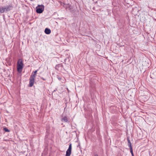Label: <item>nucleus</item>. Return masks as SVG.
<instances>
[{
    "label": "nucleus",
    "instance_id": "1",
    "mask_svg": "<svg viewBox=\"0 0 156 156\" xmlns=\"http://www.w3.org/2000/svg\"><path fill=\"white\" fill-rule=\"evenodd\" d=\"M23 66L22 60L21 59H19L17 62V69L18 72H21L23 68Z\"/></svg>",
    "mask_w": 156,
    "mask_h": 156
},
{
    "label": "nucleus",
    "instance_id": "2",
    "mask_svg": "<svg viewBox=\"0 0 156 156\" xmlns=\"http://www.w3.org/2000/svg\"><path fill=\"white\" fill-rule=\"evenodd\" d=\"M44 6L43 5H38L36 7V12L38 13H41L43 12L44 10Z\"/></svg>",
    "mask_w": 156,
    "mask_h": 156
},
{
    "label": "nucleus",
    "instance_id": "3",
    "mask_svg": "<svg viewBox=\"0 0 156 156\" xmlns=\"http://www.w3.org/2000/svg\"><path fill=\"white\" fill-rule=\"evenodd\" d=\"M36 74L34 73L33 75H32L30 78V84L29 86L30 87H32L34 83V79L36 77Z\"/></svg>",
    "mask_w": 156,
    "mask_h": 156
},
{
    "label": "nucleus",
    "instance_id": "4",
    "mask_svg": "<svg viewBox=\"0 0 156 156\" xmlns=\"http://www.w3.org/2000/svg\"><path fill=\"white\" fill-rule=\"evenodd\" d=\"M72 146L71 144H70L69 146L68 149L66 151V156H70L71 153Z\"/></svg>",
    "mask_w": 156,
    "mask_h": 156
},
{
    "label": "nucleus",
    "instance_id": "5",
    "mask_svg": "<svg viewBox=\"0 0 156 156\" xmlns=\"http://www.w3.org/2000/svg\"><path fill=\"white\" fill-rule=\"evenodd\" d=\"M4 7L5 11L6 10V11H8L12 9L13 6L12 5H9Z\"/></svg>",
    "mask_w": 156,
    "mask_h": 156
},
{
    "label": "nucleus",
    "instance_id": "6",
    "mask_svg": "<svg viewBox=\"0 0 156 156\" xmlns=\"http://www.w3.org/2000/svg\"><path fill=\"white\" fill-rule=\"evenodd\" d=\"M66 9L67 10H69L70 11L72 9H73V6L72 5H71L69 4H68L67 6H66Z\"/></svg>",
    "mask_w": 156,
    "mask_h": 156
},
{
    "label": "nucleus",
    "instance_id": "7",
    "mask_svg": "<svg viewBox=\"0 0 156 156\" xmlns=\"http://www.w3.org/2000/svg\"><path fill=\"white\" fill-rule=\"evenodd\" d=\"M61 121L64 122H68V120L66 116H65L62 118L61 119Z\"/></svg>",
    "mask_w": 156,
    "mask_h": 156
},
{
    "label": "nucleus",
    "instance_id": "8",
    "mask_svg": "<svg viewBox=\"0 0 156 156\" xmlns=\"http://www.w3.org/2000/svg\"><path fill=\"white\" fill-rule=\"evenodd\" d=\"M44 32L46 34H50L51 31L50 29L48 28H46L45 29Z\"/></svg>",
    "mask_w": 156,
    "mask_h": 156
},
{
    "label": "nucleus",
    "instance_id": "9",
    "mask_svg": "<svg viewBox=\"0 0 156 156\" xmlns=\"http://www.w3.org/2000/svg\"><path fill=\"white\" fill-rule=\"evenodd\" d=\"M127 140H128V144L129 147L130 148V149L131 148H132V146H131V143L130 141V140H129V138L128 137L127 139Z\"/></svg>",
    "mask_w": 156,
    "mask_h": 156
},
{
    "label": "nucleus",
    "instance_id": "10",
    "mask_svg": "<svg viewBox=\"0 0 156 156\" xmlns=\"http://www.w3.org/2000/svg\"><path fill=\"white\" fill-rule=\"evenodd\" d=\"M5 9H4V7H0V13H3L5 12Z\"/></svg>",
    "mask_w": 156,
    "mask_h": 156
},
{
    "label": "nucleus",
    "instance_id": "11",
    "mask_svg": "<svg viewBox=\"0 0 156 156\" xmlns=\"http://www.w3.org/2000/svg\"><path fill=\"white\" fill-rule=\"evenodd\" d=\"M3 129L6 132H9L10 131V130L6 127L4 128Z\"/></svg>",
    "mask_w": 156,
    "mask_h": 156
},
{
    "label": "nucleus",
    "instance_id": "12",
    "mask_svg": "<svg viewBox=\"0 0 156 156\" xmlns=\"http://www.w3.org/2000/svg\"><path fill=\"white\" fill-rule=\"evenodd\" d=\"M75 11V10L74 9H72L70 11V12H71L72 13H73Z\"/></svg>",
    "mask_w": 156,
    "mask_h": 156
},
{
    "label": "nucleus",
    "instance_id": "13",
    "mask_svg": "<svg viewBox=\"0 0 156 156\" xmlns=\"http://www.w3.org/2000/svg\"><path fill=\"white\" fill-rule=\"evenodd\" d=\"M130 149V152L131 153V154H132V156H133V151L132 150V148H131Z\"/></svg>",
    "mask_w": 156,
    "mask_h": 156
},
{
    "label": "nucleus",
    "instance_id": "14",
    "mask_svg": "<svg viewBox=\"0 0 156 156\" xmlns=\"http://www.w3.org/2000/svg\"><path fill=\"white\" fill-rule=\"evenodd\" d=\"M37 70H36L34 72V73L35 74H37Z\"/></svg>",
    "mask_w": 156,
    "mask_h": 156
},
{
    "label": "nucleus",
    "instance_id": "15",
    "mask_svg": "<svg viewBox=\"0 0 156 156\" xmlns=\"http://www.w3.org/2000/svg\"><path fill=\"white\" fill-rule=\"evenodd\" d=\"M41 79H42V80H46V79H44V78L42 77H41Z\"/></svg>",
    "mask_w": 156,
    "mask_h": 156
},
{
    "label": "nucleus",
    "instance_id": "16",
    "mask_svg": "<svg viewBox=\"0 0 156 156\" xmlns=\"http://www.w3.org/2000/svg\"><path fill=\"white\" fill-rule=\"evenodd\" d=\"M94 156H98V155L97 154H95Z\"/></svg>",
    "mask_w": 156,
    "mask_h": 156
},
{
    "label": "nucleus",
    "instance_id": "17",
    "mask_svg": "<svg viewBox=\"0 0 156 156\" xmlns=\"http://www.w3.org/2000/svg\"><path fill=\"white\" fill-rule=\"evenodd\" d=\"M30 1H32L33 0H30Z\"/></svg>",
    "mask_w": 156,
    "mask_h": 156
}]
</instances>
